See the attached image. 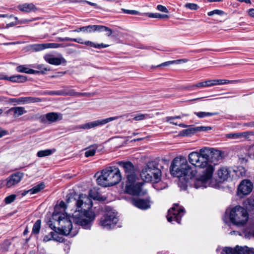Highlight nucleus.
<instances>
[{
	"mask_svg": "<svg viewBox=\"0 0 254 254\" xmlns=\"http://www.w3.org/2000/svg\"><path fill=\"white\" fill-rule=\"evenodd\" d=\"M62 119L63 115L62 114L55 112H50L40 117V119L43 123H45L46 121L50 123L56 122L62 120Z\"/></svg>",
	"mask_w": 254,
	"mask_h": 254,
	"instance_id": "nucleus-14",
	"label": "nucleus"
},
{
	"mask_svg": "<svg viewBox=\"0 0 254 254\" xmlns=\"http://www.w3.org/2000/svg\"><path fill=\"white\" fill-rule=\"evenodd\" d=\"M73 199H76L73 198L72 197H71V198L69 197V198H67L66 204L64 201H61L60 202L59 206H57L55 207V209L54 212H53V215H54V213H55V214L58 215V216L60 215L62 213H58V212L57 211L58 210H59L61 208L63 209V211H64L65 209L67 208L68 207L70 206V205H69L70 203L72 202L73 204H74L75 205V203L73 200Z\"/></svg>",
	"mask_w": 254,
	"mask_h": 254,
	"instance_id": "nucleus-21",
	"label": "nucleus"
},
{
	"mask_svg": "<svg viewBox=\"0 0 254 254\" xmlns=\"http://www.w3.org/2000/svg\"><path fill=\"white\" fill-rule=\"evenodd\" d=\"M174 62V61L166 62L157 65L156 67L168 66L172 64H175Z\"/></svg>",
	"mask_w": 254,
	"mask_h": 254,
	"instance_id": "nucleus-55",
	"label": "nucleus"
},
{
	"mask_svg": "<svg viewBox=\"0 0 254 254\" xmlns=\"http://www.w3.org/2000/svg\"><path fill=\"white\" fill-rule=\"evenodd\" d=\"M16 70L17 72L28 74H34L36 72L35 70L28 68L25 65H20L17 66Z\"/></svg>",
	"mask_w": 254,
	"mask_h": 254,
	"instance_id": "nucleus-26",
	"label": "nucleus"
},
{
	"mask_svg": "<svg viewBox=\"0 0 254 254\" xmlns=\"http://www.w3.org/2000/svg\"><path fill=\"white\" fill-rule=\"evenodd\" d=\"M161 175V172L155 161L148 162L143 168L140 173L142 180L146 182H158Z\"/></svg>",
	"mask_w": 254,
	"mask_h": 254,
	"instance_id": "nucleus-5",
	"label": "nucleus"
},
{
	"mask_svg": "<svg viewBox=\"0 0 254 254\" xmlns=\"http://www.w3.org/2000/svg\"><path fill=\"white\" fill-rule=\"evenodd\" d=\"M10 112L13 113V116L14 118H17L25 114L27 111L25 110L23 107H16L11 108L7 111V113Z\"/></svg>",
	"mask_w": 254,
	"mask_h": 254,
	"instance_id": "nucleus-24",
	"label": "nucleus"
},
{
	"mask_svg": "<svg viewBox=\"0 0 254 254\" xmlns=\"http://www.w3.org/2000/svg\"><path fill=\"white\" fill-rule=\"evenodd\" d=\"M232 174H235L237 177H242L245 176L246 170L243 167H239L236 170H232Z\"/></svg>",
	"mask_w": 254,
	"mask_h": 254,
	"instance_id": "nucleus-29",
	"label": "nucleus"
},
{
	"mask_svg": "<svg viewBox=\"0 0 254 254\" xmlns=\"http://www.w3.org/2000/svg\"><path fill=\"white\" fill-rule=\"evenodd\" d=\"M194 114L199 118H204L218 115V113L217 112L211 113L206 112H194Z\"/></svg>",
	"mask_w": 254,
	"mask_h": 254,
	"instance_id": "nucleus-28",
	"label": "nucleus"
},
{
	"mask_svg": "<svg viewBox=\"0 0 254 254\" xmlns=\"http://www.w3.org/2000/svg\"><path fill=\"white\" fill-rule=\"evenodd\" d=\"M98 25H88L83 27V32L86 33H91L93 32L98 31Z\"/></svg>",
	"mask_w": 254,
	"mask_h": 254,
	"instance_id": "nucleus-32",
	"label": "nucleus"
},
{
	"mask_svg": "<svg viewBox=\"0 0 254 254\" xmlns=\"http://www.w3.org/2000/svg\"><path fill=\"white\" fill-rule=\"evenodd\" d=\"M122 180V175L119 169L111 166L104 169L101 175L97 179L98 185L107 187L116 185Z\"/></svg>",
	"mask_w": 254,
	"mask_h": 254,
	"instance_id": "nucleus-4",
	"label": "nucleus"
},
{
	"mask_svg": "<svg viewBox=\"0 0 254 254\" xmlns=\"http://www.w3.org/2000/svg\"><path fill=\"white\" fill-rule=\"evenodd\" d=\"M119 118V116L110 117L107 119L94 121L91 122L86 123L81 125L79 128L84 129H88L92 128L98 126H100L107 124L111 121L117 120Z\"/></svg>",
	"mask_w": 254,
	"mask_h": 254,
	"instance_id": "nucleus-12",
	"label": "nucleus"
},
{
	"mask_svg": "<svg viewBox=\"0 0 254 254\" xmlns=\"http://www.w3.org/2000/svg\"><path fill=\"white\" fill-rule=\"evenodd\" d=\"M142 185V183L137 182L136 180L127 181L126 191L132 195H140L141 193Z\"/></svg>",
	"mask_w": 254,
	"mask_h": 254,
	"instance_id": "nucleus-11",
	"label": "nucleus"
},
{
	"mask_svg": "<svg viewBox=\"0 0 254 254\" xmlns=\"http://www.w3.org/2000/svg\"><path fill=\"white\" fill-rule=\"evenodd\" d=\"M221 254H236V253L234 249L230 247H225L223 249Z\"/></svg>",
	"mask_w": 254,
	"mask_h": 254,
	"instance_id": "nucleus-42",
	"label": "nucleus"
},
{
	"mask_svg": "<svg viewBox=\"0 0 254 254\" xmlns=\"http://www.w3.org/2000/svg\"><path fill=\"white\" fill-rule=\"evenodd\" d=\"M170 170L171 173L178 178L184 177L188 180L194 176L191 167L188 164L187 159L182 156L175 157L171 162Z\"/></svg>",
	"mask_w": 254,
	"mask_h": 254,
	"instance_id": "nucleus-3",
	"label": "nucleus"
},
{
	"mask_svg": "<svg viewBox=\"0 0 254 254\" xmlns=\"http://www.w3.org/2000/svg\"><path fill=\"white\" fill-rule=\"evenodd\" d=\"M185 212L184 208L178 204H174V206L168 210L167 218L169 222L175 221L180 223L182 217Z\"/></svg>",
	"mask_w": 254,
	"mask_h": 254,
	"instance_id": "nucleus-10",
	"label": "nucleus"
},
{
	"mask_svg": "<svg viewBox=\"0 0 254 254\" xmlns=\"http://www.w3.org/2000/svg\"><path fill=\"white\" fill-rule=\"evenodd\" d=\"M208 149L210 150L209 152H210L209 154V160L211 158L213 159L212 161H218L224 158L225 153L224 152L214 149L213 148L208 147Z\"/></svg>",
	"mask_w": 254,
	"mask_h": 254,
	"instance_id": "nucleus-19",
	"label": "nucleus"
},
{
	"mask_svg": "<svg viewBox=\"0 0 254 254\" xmlns=\"http://www.w3.org/2000/svg\"><path fill=\"white\" fill-rule=\"evenodd\" d=\"M249 14L251 16L254 17V9L252 8L250 9L249 11Z\"/></svg>",
	"mask_w": 254,
	"mask_h": 254,
	"instance_id": "nucleus-64",
	"label": "nucleus"
},
{
	"mask_svg": "<svg viewBox=\"0 0 254 254\" xmlns=\"http://www.w3.org/2000/svg\"><path fill=\"white\" fill-rule=\"evenodd\" d=\"M8 79V76L5 75L2 73H0V79H5L7 80Z\"/></svg>",
	"mask_w": 254,
	"mask_h": 254,
	"instance_id": "nucleus-63",
	"label": "nucleus"
},
{
	"mask_svg": "<svg viewBox=\"0 0 254 254\" xmlns=\"http://www.w3.org/2000/svg\"><path fill=\"white\" fill-rule=\"evenodd\" d=\"M97 149L96 146H92L90 147L85 152V156L86 157H88L90 156H93L94 155L96 150Z\"/></svg>",
	"mask_w": 254,
	"mask_h": 254,
	"instance_id": "nucleus-35",
	"label": "nucleus"
},
{
	"mask_svg": "<svg viewBox=\"0 0 254 254\" xmlns=\"http://www.w3.org/2000/svg\"><path fill=\"white\" fill-rule=\"evenodd\" d=\"M118 164L123 168L127 181H133L136 180L137 169L131 162L120 161L118 162Z\"/></svg>",
	"mask_w": 254,
	"mask_h": 254,
	"instance_id": "nucleus-8",
	"label": "nucleus"
},
{
	"mask_svg": "<svg viewBox=\"0 0 254 254\" xmlns=\"http://www.w3.org/2000/svg\"><path fill=\"white\" fill-rule=\"evenodd\" d=\"M45 188V185L44 183H41L36 186L34 187L31 189V194L37 193Z\"/></svg>",
	"mask_w": 254,
	"mask_h": 254,
	"instance_id": "nucleus-34",
	"label": "nucleus"
},
{
	"mask_svg": "<svg viewBox=\"0 0 254 254\" xmlns=\"http://www.w3.org/2000/svg\"><path fill=\"white\" fill-rule=\"evenodd\" d=\"M44 95H59V96H62L65 95V93L63 91H46L44 92Z\"/></svg>",
	"mask_w": 254,
	"mask_h": 254,
	"instance_id": "nucleus-40",
	"label": "nucleus"
},
{
	"mask_svg": "<svg viewBox=\"0 0 254 254\" xmlns=\"http://www.w3.org/2000/svg\"><path fill=\"white\" fill-rule=\"evenodd\" d=\"M71 95H74L77 97H80V96H87L89 97L92 95H94V93H81V92H75L73 94H69Z\"/></svg>",
	"mask_w": 254,
	"mask_h": 254,
	"instance_id": "nucleus-46",
	"label": "nucleus"
},
{
	"mask_svg": "<svg viewBox=\"0 0 254 254\" xmlns=\"http://www.w3.org/2000/svg\"><path fill=\"white\" fill-rule=\"evenodd\" d=\"M73 200L76 206L72 217L73 222L84 229H90L91 223L95 219L94 212L89 210L92 207L91 199L86 194H81L77 199Z\"/></svg>",
	"mask_w": 254,
	"mask_h": 254,
	"instance_id": "nucleus-2",
	"label": "nucleus"
},
{
	"mask_svg": "<svg viewBox=\"0 0 254 254\" xmlns=\"http://www.w3.org/2000/svg\"><path fill=\"white\" fill-rule=\"evenodd\" d=\"M132 203L133 205L141 209H146L150 207V204L149 200L143 199H133Z\"/></svg>",
	"mask_w": 254,
	"mask_h": 254,
	"instance_id": "nucleus-20",
	"label": "nucleus"
},
{
	"mask_svg": "<svg viewBox=\"0 0 254 254\" xmlns=\"http://www.w3.org/2000/svg\"><path fill=\"white\" fill-rule=\"evenodd\" d=\"M189 61L188 59H180V60H174V63L175 64H180L181 63H187Z\"/></svg>",
	"mask_w": 254,
	"mask_h": 254,
	"instance_id": "nucleus-57",
	"label": "nucleus"
},
{
	"mask_svg": "<svg viewBox=\"0 0 254 254\" xmlns=\"http://www.w3.org/2000/svg\"><path fill=\"white\" fill-rule=\"evenodd\" d=\"M211 129L209 127H198L194 128H192L189 130L190 131H206Z\"/></svg>",
	"mask_w": 254,
	"mask_h": 254,
	"instance_id": "nucleus-43",
	"label": "nucleus"
},
{
	"mask_svg": "<svg viewBox=\"0 0 254 254\" xmlns=\"http://www.w3.org/2000/svg\"><path fill=\"white\" fill-rule=\"evenodd\" d=\"M244 204L247 209L252 208L254 207V198H248L244 201Z\"/></svg>",
	"mask_w": 254,
	"mask_h": 254,
	"instance_id": "nucleus-38",
	"label": "nucleus"
},
{
	"mask_svg": "<svg viewBox=\"0 0 254 254\" xmlns=\"http://www.w3.org/2000/svg\"><path fill=\"white\" fill-rule=\"evenodd\" d=\"M149 118H150V116L148 114H140L135 116L133 119L135 121H139L144 120Z\"/></svg>",
	"mask_w": 254,
	"mask_h": 254,
	"instance_id": "nucleus-41",
	"label": "nucleus"
},
{
	"mask_svg": "<svg viewBox=\"0 0 254 254\" xmlns=\"http://www.w3.org/2000/svg\"><path fill=\"white\" fill-rule=\"evenodd\" d=\"M185 7L191 10H196L198 8V6L196 4L192 3H186Z\"/></svg>",
	"mask_w": 254,
	"mask_h": 254,
	"instance_id": "nucleus-49",
	"label": "nucleus"
},
{
	"mask_svg": "<svg viewBox=\"0 0 254 254\" xmlns=\"http://www.w3.org/2000/svg\"><path fill=\"white\" fill-rule=\"evenodd\" d=\"M84 44L87 46H89L92 47H96V44L90 41H87L84 42Z\"/></svg>",
	"mask_w": 254,
	"mask_h": 254,
	"instance_id": "nucleus-59",
	"label": "nucleus"
},
{
	"mask_svg": "<svg viewBox=\"0 0 254 254\" xmlns=\"http://www.w3.org/2000/svg\"><path fill=\"white\" fill-rule=\"evenodd\" d=\"M240 82L239 80H229L227 79H217V85H223L228 83H237Z\"/></svg>",
	"mask_w": 254,
	"mask_h": 254,
	"instance_id": "nucleus-37",
	"label": "nucleus"
},
{
	"mask_svg": "<svg viewBox=\"0 0 254 254\" xmlns=\"http://www.w3.org/2000/svg\"><path fill=\"white\" fill-rule=\"evenodd\" d=\"M148 16L151 18H159V19H163V18H168L169 16L166 14H162L158 13H151L148 14Z\"/></svg>",
	"mask_w": 254,
	"mask_h": 254,
	"instance_id": "nucleus-39",
	"label": "nucleus"
},
{
	"mask_svg": "<svg viewBox=\"0 0 254 254\" xmlns=\"http://www.w3.org/2000/svg\"><path fill=\"white\" fill-rule=\"evenodd\" d=\"M32 49L35 51H39L45 49V44H35L32 46Z\"/></svg>",
	"mask_w": 254,
	"mask_h": 254,
	"instance_id": "nucleus-44",
	"label": "nucleus"
},
{
	"mask_svg": "<svg viewBox=\"0 0 254 254\" xmlns=\"http://www.w3.org/2000/svg\"><path fill=\"white\" fill-rule=\"evenodd\" d=\"M45 48H58L61 47V45L58 43H45Z\"/></svg>",
	"mask_w": 254,
	"mask_h": 254,
	"instance_id": "nucleus-45",
	"label": "nucleus"
},
{
	"mask_svg": "<svg viewBox=\"0 0 254 254\" xmlns=\"http://www.w3.org/2000/svg\"><path fill=\"white\" fill-rule=\"evenodd\" d=\"M217 175L219 179L222 181L227 180L229 178H231V176L234 177L232 169L227 167L220 168L217 171Z\"/></svg>",
	"mask_w": 254,
	"mask_h": 254,
	"instance_id": "nucleus-16",
	"label": "nucleus"
},
{
	"mask_svg": "<svg viewBox=\"0 0 254 254\" xmlns=\"http://www.w3.org/2000/svg\"><path fill=\"white\" fill-rule=\"evenodd\" d=\"M109 46V45L104 44L103 43L96 44L95 48H98V49L105 48L108 47Z\"/></svg>",
	"mask_w": 254,
	"mask_h": 254,
	"instance_id": "nucleus-58",
	"label": "nucleus"
},
{
	"mask_svg": "<svg viewBox=\"0 0 254 254\" xmlns=\"http://www.w3.org/2000/svg\"><path fill=\"white\" fill-rule=\"evenodd\" d=\"M70 41H74L79 44H84V42L83 41L81 38H71Z\"/></svg>",
	"mask_w": 254,
	"mask_h": 254,
	"instance_id": "nucleus-60",
	"label": "nucleus"
},
{
	"mask_svg": "<svg viewBox=\"0 0 254 254\" xmlns=\"http://www.w3.org/2000/svg\"><path fill=\"white\" fill-rule=\"evenodd\" d=\"M58 41H71V38H69V37H65V38L59 37V38H58Z\"/></svg>",
	"mask_w": 254,
	"mask_h": 254,
	"instance_id": "nucleus-62",
	"label": "nucleus"
},
{
	"mask_svg": "<svg viewBox=\"0 0 254 254\" xmlns=\"http://www.w3.org/2000/svg\"><path fill=\"white\" fill-rule=\"evenodd\" d=\"M98 31L100 32H105L106 33V36L108 37L110 36L113 33V31L111 29L108 27L103 25H98Z\"/></svg>",
	"mask_w": 254,
	"mask_h": 254,
	"instance_id": "nucleus-33",
	"label": "nucleus"
},
{
	"mask_svg": "<svg viewBox=\"0 0 254 254\" xmlns=\"http://www.w3.org/2000/svg\"><path fill=\"white\" fill-rule=\"evenodd\" d=\"M7 80L13 82H24L27 80V77L21 75H13L8 77Z\"/></svg>",
	"mask_w": 254,
	"mask_h": 254,
	"instance_id": "nucleus-25",
	"label": "nucleus"
},
{
	"mask_svg": "<svg viewBox=\"0 0 254 254\" xmlns=\"http://www.w3.org/2000/svg\"><path fill=\"white\" fill-rule=\"evenodd\" d=\"M16 195L15 194L10 195L5 198L4 201L6 204H9L12 202L15 199Z\"/></svg>",
	"mask_w": 254,
	"mask_h": 254,
	"instance_id": "nucleus-47",
	"label": "nucleus"
},
{
	"mask_svg": "<svg viewBox=\"0 0 254 254\" xmlns=\"http://www.w3.org/2000/svg\"><path fill=\"white\" fill-rule=\"evenodd\" d=\"M122 10L125 13L131 15H138L139 13V11L135 10H128L122 8Z\"/></svg>",
	"mask_w": 254,
	"mask_h": 254,
	"instance_id": "nucleus-51",
	"label": "nucleus"
},
{
	"mask_svg": "<svg viewBox=\"0 0 254 254\" xmlns=\"http://www.w3.org/2000/svg\"><path fill=\"white\" fill-rule=\"evenodd\" d=\"M239 133H236L228 134H227L226 136L231 138H239Z\"/></svg>",
	"mask_w": 254,
	"mask_h": 254,
	"instance_id": "nucleus-56",
	"label": "nucleus"
},
{
	"mask_svg": "<svg viewBox=\"0 0 254 254\" xmlns=\"http://www.w3.org/2000/svg\"><path fill=\"white\" fill-rule=\"evenodd\" d=\"M209 86H213L217 85V79L214 80H208Z\"/></svg>",
	"mask_w": 254,
	"mask_h": 254,
	"instance_id": "nucleus-61",
	"label": "nucleus"
},
{
	"mask_svg": "<svg viewBox=\"0 0 254 254\" xmlns=\"http://www.w3.org/2000/svg\"><path fill=\"white\" fill-rule=\"evenodd\" d=\"M41 221L40 220H38L34 223L32 228V233L37 234L39 233L41 228Z\"/></svg>",
	"mask_w": 254,
	"mask_h": 254,
	"instance_id": "nucleus-36",
	"label": "nucleus"
},
{
	"mask_svg": "<svg viewBox=\"0 0 254 254\" xmlns=\"http://www.w3.org/2000/svg\"><path fill=\"white\" fill-rule=\"evenodd\" d=\"M33 67L37 68L38 70H35V71L36 72L34 74H38V73H41V74H45L46 71H49L50 70V68L48 67H46L44 64H37V65H33L32 66Z\"/></svg>",
	"mask_w": 254,
	"mask_h": 254,
	"instance_id": "nucleus-27",
	"label": "nucleus"
},
{
	"mask_svg": "<svg viewBox=\"0 0 254 254\" xmlns=\"http://www.w3.org/2000/svg\"><path fill=\"white\" fill-rule=\"evenodd\" d=\"M55 150L46 149L39 151L37 153V156L38 157H43L49 156L55 152Z\"/></svg>",
	"mask_w": 254,
	"mask_h": 254,
	"instance_id": "nucleus-31",
	"label": "nucleus"
},
{
	"mask_svg": "<svg viewBox=\"0 0 254 254\" xmlns=\"http://www.w3.org/2000/svg\"><path fill=\"white\" fill-rule=\"evenodd\" d=\"M187 114H182V116H177L175 117H168L166 118L167 121H171V120H173L174 119H181L182 117L187 116Z\"/></svg>",
	"mask_w": 254,
	"mask_h": 254,
	"instance_id": "nucleus-53",
	"label": "nucleus"
},
{
	"mask_svg": "<svg viewBox=\"0 0 254 254\" xmlns=\"http://www.w3.org/2000/svg\"><path fill=\"white\" fill-rule=\"evenodd\" d=\"M23 173L21 172H16L10 175L6 180V186L7 188H11L18 184L23 177Z\"/></svg>",
	"mask_w": 254,
	"mask_h": 254,
	"instance_id": "nucleus-15",
	"label": "nucleus"
},
{
	"mask_svg": "<svg viewBox=\"0 0 254 254\" xmlns=\"http://www.w3.org/2000/svg\"><path fill=\"white\" fill-rule=\"evenodd\" d=\"M118 221V218L116 213L111 210L107 211L101 219L100 225L104 228L110 229L114 227Z\"/></svg>",
	"mask_w": 254,
	"mask_h": 254,
	"instance_id": "nucleus-9",
	"label": "nucleus"
},
{
	"mask_svg": "<svg viewBox=\"0 0 254 254\" xmlns=\"http://www.w3.org/2000/svg\"><path fill=\"white\" fill-rule=\"evenodd\" d=\"M252 132L250 131H245L243 132H239V137H244V138H248L251 135H252Z\"/></svg>",
	"mask_w": 254,
	"mask_h": 254,
	"instance_id": "nucleus-52",
	"label": "nucleus"
},
{
	"mask_svg": "<svg viewBox=\"0 0 254 254\" xmlns=\"http://www.w3.org/2000/svg\"><path fill=\"white\" fill-rule=\"evenodd\" d=\"M236 253L238 254H249L250 248L248 247H239L237 246L234 249Z\"/></svg>",
	"mask_w": 254,
	"mask_h": 254,
	"instance_id": "nucleus-30",
	"label": "nucleus"
},
{
	"mask_svg": "<svg viewBox=\"0 0 254 254\" xmlns=\"http://www.w3.org/2000/svg\"><path fill=\"white\" fill-rule=\"evenodd\" d=\"M208 147H204L198 151H193L188 155V161L190 164L196 168H205L194 184L195 188H205V184L212 177L214 166L210 164L209 154L210 153Z\"/></svg>",
	"mask_w": 254,
	"mask_h": 254,
	"instance_id": "nucleus-1",
	"label": "nucleus"
},
{
	"mask_svg": "<svg viewBox=\"0 0 254 254\" xmlns=\"http://www.w3.org/2000/svg\"><path fill=\"white\" fill-rule=\"evenodd\" d=\"M54 235L55 232H51L48 235L44 236L43 238V241L46 242L52 240L54 238Z\"/></svg>",
	"mask_w": 254,
	"mask_h": 254,
	"instance_id": "nucleus-50",
	"label": "nucleus"
},
{
	"mask_svg": "<svg viewBox=\"0 0 254 254\" xmlns=\"http://www.w3.org/2000/svg\"><path fill=\"white\" fill-rule=\"evenodd\" d=\"M224 13V11L221 10L219 9H215L212 11H211L209 12H208L207 14L209 16H212L214 14H217V15H223Z\"/></svg>",
	"mask_w": 254,
	"mask_h": 254,
	"instance_id": "nucleus-48",
	"label": "nucleus"
},
{
	"mask_svg": "<svg viewBox=\"0 0 254 254\" xmlns=\"http://www.w3.org/2000/svg\"><path fill=\"white\" fill-rule=\"evenodd\" d=\"M44 60L49 64L59 65L66 63L65 60L62 57H55L52 55L47 54L44 57Z\"/></svg>",
	"mask_w": 254,
	"mask_h": 254,
	"instance_id": "nucleus-17",
	"label": "nucleus"
},
{
	"mask_svg": "<svg viewBox=\"0 0 254 254\" xmlns=\"http://www.w3.org/2000/svg\"><path fill=\"white\" fill-rule=\"evenodd\" d=\"M17 8L19 10L27 13L35 12L38 9L33 3H24L20 4L18 5Z\"/></svg>",
	"mask_w": 254,
	"mask_h": 254,
	"instance_id": "nucleus-22",
	"label": "nucleus"
},
{
	"mask_svg": "<svg viewBox=\"0 0 254 254\" xmlns=\"http://www.w3.org/2000/svg\"><path fill=\"white\" fill-rule=\"evenodd\" d=\"M253 188V183L249 180H243L238 188V194L240 195H248L251 193Z\"/></svg>",
	"mask_w": 254,
	"mask_h": 254,
	"instance_id": "nucleus-13",
	"label": "nucleus"
},
{
	"mask_svg": "<svg viewBox=\"0 0 254 254\" xmlns=\"http://www.w3.org/2000/svg\"><path fill=\"white\" fill-rule=\"evenodd\" d=\"M11 101L12 102H16L18 103L30 104L36 102H40L42 100L39 98L33 97H21L18 98L11 99Z\"/></svg>",
	"mask_w": 254,
	"mask_h": 254,
	"instance_id": "nucleus-18",
	"label": "nucleus"
},
{
	"mask_svg": "<svg viewBox=\"0 0 254 254\" xmlns=\"http://www.w3.org/2000/svg\"><path fill=\"white\" fill-rule=\"evenodd\" d=\"M53 219L56 221L59 225V230L64 235H70L71 236H74L76 231H73L72 224L69 217L66 214L62 213L60 215L55 214L53 215Z\"/></svg>",
	"mask_w": 254,
	"mask_h": 254,
	"instance_id": "nucleus-7",
	"label": "nucleus"
},
{
	"mask_svg": "<svg viewBox=\"0 0 254 254\" xmlns=\"http://www.w3.org/2000/svg\"><path fill=\"white\" fill-rule=\"evenodd\" d=\"M208 87H210L209 84V81H208V80H207L206 81L198 82L196 84H193L192 85L186 86L184 88V89L186 90L193 91V90H195L198 88H202Z\"/></svg>",
	"mask_w": 254,
	"mask_h": 254,
	"instance_id": "nucleus-23",
	"label": "nucleus"
},
{
	"mask_svg": "<svg viewBox=\"0 0 254 254\" xmlns=\"http://www.w3.org/2000/svg\"><path fill=\"white\" fill-rule=\"evenodd\" d=\"M157 9L160 11L164 12L165 13H168L169 12L168 9L162 5H158L157 6Z\"/></svg>",
	"mask_w": 254,
	"mask_h": 254,
	"instance_id": "nucleus-54",
	"label": "nucleus"
},
{
	"mask_svg": "<svg viewBox=\"0 0 254 254\" xmlns=\"http://www.w3.org/2000/svg\"><path fill=\"white\" fill-rule=\"evenodd\" d=\"M229 216L231 222L237 226H244L249 219L247 211L240 205L232 208L229 212Z\"/></svg>",
	"mask_w": 254,
	"mask_h": 254,
	"instance_id": "nucleus-6",
	"label": "nucleus"
}]
</instances>
